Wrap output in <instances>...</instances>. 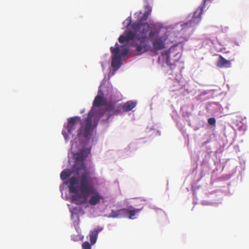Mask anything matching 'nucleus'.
Here are the masks:
<instances>
[{"label":"nucleus","mask_w":249,"mask_h":249,"mask_svg":"<svg viewBox=\"0 0 249 249\" xmlns=\"http://www.w3.org/2000/svg\"><path fill=\"white\" fill-rule=\"evenodd\" d=\"M216 66L217 67L220 68H228L231 67V63L230 61L226 60L222 56L219 55L218 59L216 62Z\"/></svg>","instance_id":"8"},{"label":"nucleus","mask_w":249,"mask_h":249,"mask_svg":"<svg viewBox=\"0 0 249 249\" xmlns=\"http://www.w3.org/2000/svg\"><path fill=\"white\" fill-rule=\"evenodd\" d=\"M62 133H63L65 139H67L68 136L67 134L66 133V132L65 131V130H63Z\"/></svg>","instance_id":"21"},{"label":"nucleus","mask_w":249,"mask_h":249,"mask_svg":"<svg viewBox=\"0 0 249 249\" xmlns=\"http://www.w3.org/2000/svg\"><path fill=\"white\" fill-rule=\"evenodd\" d=\"M158 35V32L156 31H151L149 32L148 34V38L150 40L153 39V38L157 36Z\"/></svg>","instance_id":"16"},{"label":"nucleus","mask_w":249,"mask_h":249,"mask_svg":"<svg viewBox=\"0 0 249 249\" xmlns=\"http://www.w3.org/2000/svg\"><path fill=\"white\" fill-rule=\"evenodd\" d=\"M131 28L133 32L130 31L125 34V45L127 42L133 40L136 51L138 54H141L147 50V42L150 26L148 23H134Z\"/></svg>","instance_id":"2"},{"label":"nucleus","mask_w":249,"mask_h":249,"mask_svg":"<svg viewBox=\"0 0 249 249\" xmlns=\"http://www.w3.org/2000/svg\"><path fill=\"white\" fill-rule=\"evenodd\" d=\"M154 48L156 50H160L164 48V41L162 37H159L153 42Z\"/></svg>","instance_id":"11"},{"label":"nucleus","mask_w":249,"mask_h":249,"mask_svg":"<svg viewBox=\"0 0 249 249\" xmlns=\"http://www.w3.org/2000/svg\"><path fill=\"white\" fill-rule=\"evenodd\" d=\"M104 101V94L101 91H99L93 102V107H98L103 103Z\"/></svg>","instance_id":"10"},{"label":"nucleus","mask_w":249,"mask_h":249,"mask_svg":"<svg viewBox=\"0 0 249 249\" xmlns=\"http://www.w3.org/2000/svg\"><path fill=\"white\" fill-rule=\"evenodd\" d=\"M71 174V171L70 169H65L60 174V178L62 180L66 179Z\"/></svg>","instance_id":"15"},{"label":"nucleus","mask_w":249,"mask_h":249,"mask_svg":"<svg viewBox=\"0 0 249 249\" xmlns=\"http://www.w3.org/2000/svg\"><path fill=\"white\" fill-rule=\"evenodd\" d=\"M136 101H128L125 102V112L132 110L137 105Z\"/></svg>","instance_id":"14"},{"label":"nucleus","mask_w":249,"mask_h":249,"mask_svg":"<svg viewBox=\"0 0 249 249\" xmlns=\"http://www.w3.org/2000/svg\"><path fill=\"white\" fill-rule=\"evenodd\" d=\"M207 0H204V3Z\"/></svg>","instance_id":"25"},{"label":"nucleus","mask_w":249,"mask_h":249,"mask_svg":"<svg viewBox=\"0 0 249 249\" xmlns=\"http://www.w3.org/2000/svg\"><path fill=\"white\" fill-rule=\"evenodd\" d=\"M203 8V7H198L193 13L192 16L189 18H190L188 19V21L181 25L182 30H186L189 28L194 30L195 28L201 21Z\"/></svg>","instance_id":"6"},{"label":"nucleus","mask_w":249,"mask_h":249,"mask_svg":"<svg viewBox=\"0 0 249 249\" xmlns=\"http://www.w3.org/2000/svg\"><path fill=\"white\" fill-rule=\"evenodd\" d=\"M122 211V210H119V211H112V213H111V216L113 218L117 217V216H119L120 212Z\"/></svg>","instance_id":"18"},{"label":"nucleus","mask_w":249,"mask_h":249,"mask_svg":"<svg viewBox=\"0 0 249 249\" xmlns=\"http://www.w3.org/2000/svg\"><path fill=\"white\" fill-rule=\"evenodd\" d=\"M94 116V113L92 111L88 114L87 118L85 121V126L84 128L83 124L81 122V118L78 116L70 117L68 119V123L66 127L67 133L71 134L77 128L78 124L80 122L81 126L78 131L77 136L79 137H83L89 140L92 133V119Z\"/></svg>","instance_id":"3"},{"label":"nucleus","mask_w":249,"mask_h":249,"mask_svg":"<svg viewBox=\"0 0 249 249\" xmlns=\"http://www.w3.org/2000/svg\"><path fill=\"white\" fill-rule=\"evenodd\" d=\"M83 249H91V246L88 242H85L82 244Z\"/></svg>","instance_id":"17"},{"label":"nucleus","mask_w":249,"mask_h":249,"mask_svg":"<svg viewBox=\"0 0 249 249\" xmlns=\"http://www.w3.org/2000/svg\"><path fill=\"white\" fill-rule=\"evenodd\" d=\"M122 107H123V109L124 108V105Z\"/></svg>","instance_id":"24"},{"label":"nucleus","mask_w":249,"mask_h":249,"mask_svg":"<svg viewBox=\"0 0 249 249\" xmlns=\"http://www.w3.org/2000/svg\"><path fill=\"white\" fill-rule=\"evenodd\" d=\"M95 180H96V178L89 177L86 173L82 177L73 176L69 178L66 182L69 190L70 192L76 194L71 196L72 202L76 204H84L90 196L88 202L91 205L95 206L103 199V196L92 184Z\"/></svg>","instance_id":"1"},{"label":"nucleus","mask_w":249,"mask_h":249,"mask_svg":"<svg viewBox=\"0 0 249 249\" xmlns=\"http://www.w3.org/2000/svg\"><path fill=\"white\" fill-rule=\"evenodd\" d=\"M144 9L145 11L143 14V15L142 17L141 18V19L140 20V21L141 22L147 20L148 17L151 13L152 8L149 4H147L145 6Z\"/></svg>","instance_id":"12"},{"label":"nucleus","mask_w":249,"mask_h":249,"mask_svg":"<svg viewBox=\"0 0 249 249\" xmlns=\"http://www.w3.org/2000/svg\"><path fill=\"white\" fill-rule=\"evenodd\" d=\"M125 56H126L128 53V49H127L126 47H125Z\"/></svg>","instance_id":"22"},{"label":"nucleus","mask_w":249,"mask_h":249,"mask_svg":"<svg viewBox=\"0 0 249 249\" xmlns=\"http://www.w3.org/2000/svg\"><path fill=\"white\" fill-rule=\"evenodd\" d=\"M110 50L112 53L111 66L116 71L121 66V59L124 56V44L119 45L116 43L114 47H110Z\"/></svg>","instance_id":"5"},{"label":"nucleus","mask_w":249,"mask_h":249,"mask_svg":"<svg viewBox=\"0 0 249 249\" xmlns=\"http://www.w3.org/2000/svg\"><path fill=\"white\" fill-rule=\"evenodd\" d=\"M119 111L115 109L113 104H108L105 107L103 115H106V119L108 120L111 116L116 114Z\"/></svg>","instance_id":"7"},{"label":"nucleus","mask_w":249,"mask_h":249,"mask_svg":"<svg viewBox=\"0 0 249 249\" xmlns=\"http://www.w3.org/2000/svg\"><path fill=\"white\" fill-rule=\"evenodd\" d=\"M131 22V20H130V22L128 23V24L127 25V27H128L130 25Z\"/></svg>","instance_id":"23"},{"label":"nucleus","mask_w":249,"mask_h":249,"mask_svg":"<svg viewBox=\"0 0 249 249\" xmlns=\"http://www.w3.org/2000/svg\"><path fill=\"white\" fill-rule=\"evenodd\" d=\"M90 152L89 148H85L74 155L76 163L73 166L72 171L78 176V178L82 177L86 173L88 174L89 177H90L89 172L86 169L84 161Z\"/></svg>","instance_id":"4"},{"label":"nucleus","mask_w":249,"mask_h":249,"mask_svg":"<svg viewBox=\"0 0 249 249\" xmlns=\"http://www.w3.org/2000/svg\"><path fill=\"white\" fill-rule=\"evenodd\" d=\"M118 40L121 43H124V35L123 34L120 36L119 37Z\"/></svg>","instance_id":"20"},{"label":"nucleus","mask_w":249,"mask_h":249,"mask_svg":"<svg viewBox=\"0 0 249 249\" xmlns=\"http://www.w3.org/2000/svg\"><path fill=\"white\" fill-rule=\"evenodd\" d=\"M102 228H98L94 229L92 231H90L89 235L90 241L91 244L93 245L96 243L98 233L100 231H102Z\"/></svg>","instance_id":"9"},{"label":"nucleus","mask_w":249,"mask_h":249,"mask_svg":"<svg viewBox=\"0 0 249 249\" xmlns=\"http://www.w3.org/2000/svg\"><path fill=\"white\" fill-rule=\"evenodd\" d=\"M141 209H125V214H127V217L129 219H134L133 217L137 213H139L141 211Z\"/></svg>","instance_id":"13"},{"label":"nucleus","mask_w":249,"mask_h":249,"mask_svg":"<svg viewBox=\"0 0 249 249\" xmlns=\"http://www.w3.org/2000/svg\"><path fill=\"white\" fill-rule=\"evenodd\" d=\"M208 122L210 125H214L215 124L216 120L214 118H210L208 120Z\"/></svg>","instance_id":"19"}]
</instances>
